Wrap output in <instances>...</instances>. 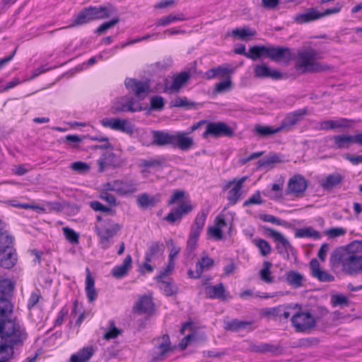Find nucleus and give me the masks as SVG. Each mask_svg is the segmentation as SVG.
I'll use <instances>...</instances> for the list:
<instances>
[{
    "label": "nucleus",
    "mask_w": 362,
    "mask_h": 362,
    "mask_svg": "<svg viewBox=\"0 0 362 362\" xmlns=\"http://www.w3.org/2000/svg\"><path fill=\"white\" fill-rule=\"evenodd\" d=\"M362 250V240H354L346 247L334 250L329 259L332 267H338L341 264L342 270L350 275L362 271V255L357 252Z\"/></svg>",
    "instance_id": "nucleus-1"
},
{
    "label": "nucleus",
    "mask_w": 362,
    "mask_h": 362,
    "mask_svg": "<svg viewBox=\"0 0 362 362\" xmlns=\"http://www.w3.org/2000/svg\"><path fill=\"white\" fill-rule=\"evenodd\" d=\"M322 58L320 52L310 46L303 47L298 49L297 52L296 69L300 71L302 73H317L330 69L329 65L317 62V60Z\"/></svg>",
    "instance_id": "nucleus-2"
},
{
    "label": "nucleus",
    "mask_w": 362,
    "mask_h": 362,
    "mask_svg": "<svg viewBox=\"0 0 362 362\" xmlns=\"http://www.w3.org/2000/svg\"><path fill=\"white\" fill-rule=\"evenodd\" d=\"M117 8L111 4L100 6H88L82 9L76 16L73 23L67 26L72 28L90 23V21L105 19L116 14ZM64 28H66L64 27Z\"/></svg>",
    "instance_id": "nucleus-3"
},
{
    "label": "nucleus",
    "mask_w": 362,
    "mask_h": 362,
    "mask_svg": "<svg viewBox=\"0 0 362 362\" xmlns=\"http://www.w3.org/2000/svg\"><path fill=\"white\" fill-rule=\"evenodd\" d=\"M27 336L25 328L14 320L0 322V340L13 349L14 346L22 345Z\"/></svg>",
    "instance_id": "nucleus-4"
},
{
    "label": "nucleus",
    "mask_w": 362,
    "mask_h": 362,
    "mask_svg": "<svg viewBox=\"0 0 362 362\" xmlns=\"http://www.w3.org/2000/svg\"><path fill=\"white\" fill-rule=\"evenodd\" d=\"M122 226L114 222L112 219L103 221L101 223H96L95 231L99 237V244L103 249H107L112 244V239L121 230Z\"/></svg>",
    "instance_id": "nucleus-5"
},
{
    "label": "nucleus",
    "mask_w": 362,
    "mask_h": 362,
    "mask_svg": "<svg viewBox=\"0 0 362 362\" xmlns=\"http://www.w3.org/2000/svg\"><path fill=\"white\" fill-rule=\"evenodd\" d=\"M341 9L339 4L332 8H327L323 12H320L314 8H309L305 13H298L294 17V21L297 23L303 24L318 20L325 16L339 13Z\"/></svg>",
    "instance_id": "nucleus-6"
},
{
    "label": "nucleus",
    "mask_w": 362,
    "mask_h": 362,
    "mask_svg": "<svg viewBox=\"0 0 362 362\" xmlns=\"http://www.w3.org/2000/svg\"><path fill=\"white\" fill-rule=\"evenodd\" d=\"M233 135L234 131L226 123L222 122H207L206 130L202 134V137L204 139L208 138L209 136L215 138L221 136L231 137Z\"/></svg>",
    "instance_id": "nucleus-7"
},
{
    "label": "nucleus",
    "mask_w": 362,
    "mask_h": 362,
    "mask_svg": "<svg viewBox=\"0 0 362 362\" xmlns=\"http://www.w3.org/2000/svg\"><path fill=\"white\" fill-rule=\"evenodd\" d=\"M291 320L297 332H306L316 325L315 317L309 312H298L292 316Z\"/></svg>",
    "instance_id": "nucleus-8"
},
{
    "label": "nucleus",
    "mask_w": 362,
    "mask_h": 362,
    "mask_svg": "<svg viewBox=\"0 0 362 362\" xmlns=\"http://www.w3.org/2000/svg\"><path fill=\"white\" fill-rule=\"evenodd\" d=\"M101 124L105 127H109L112 129L120 131L129 135H132L134 132V125L126 119L120 118H105L101 120Z\"/></svg>",
    "instance_id": "nucleus-9"
},
{
    "label": "nucleus",
    "mask_w": 362,
    "mask_h": 362,
    "mask_svg": "<svg viewBox=\"0 0 362 362\" xmlns=\"http://www.w3.org/2000/svg\"><path fill=\"white\" fill-rule=\"evenodd\" d=\"M308 115V110L306 107L296 110L286 115L281 121L279 128L282 131H290L293 126L303 119L304 117Z\"/></svg>",
    "instance_id": "nucleus-10"
},
{
    "label": "nucleus",
    "mask_w": 362,
    "mask_h": 362,
    "mask_svg": "<svg viewBox=\"0 0 362 362\" xmlns=\"http://www.w3.org/2000/svg\"><path fill=\"white\" fill-rule=\"evenodd\" d=\"M267 57L279 63H288L292 58L291 49L286 47L267 46Z\"/></svg>",
    "instance_id": "nucleus-11"
},
{
    "label": "nucleus",
    "mask_w": 362,
    "mask_h": 362,
    "mask_svg": "<svg viewBox=\"0 0 362 362\" xmlns=\"http://www.w3.org/2000/svg\"><path fill=\"white\" fill-rule=\"evenodd\" d=\"M126 88L140 100L144 99L150 91L148 81H138L135 78H126L124 81Z\"/></svg>",
    "instance_id": "nucleus-12"
},
{
    "label": "nucleus",
    "mask_w": 362,
    "mask_h": 362,
    "mask_svg": "<svg viewBox=\"0 0 362 362\" xmlns=\"http://www.w3.org/2000/svg\"><path fill=\"white\" fill-rule=\"evenodd\" d=\"M193 209V206L185 202H182L178 206L171 210V211L164 217V220L171 224L175 222H180L183 216L188 214Z\"/></svg>",
    "instance_id": "nucleus-13"
},
{
    "label": "nucleus",
    "mask_w": 362,
    "mask_h": 362,
    "mask_svg": "<svg viewBox=\"0 0 362 362\" xmlns=\"http://www.w3.org/2000/svg\"><path fill=\"white\" fill-rule=\"evenodd\" d=\"M206 296L211 299H219L222 301L231 298L230 293L227 291L223 283L214 286H206L204 288Z\"/></svg>",
    "instance_id": "nucleus-14"
},
{
    "label": "nucleus",
    "mask_w": 362,
    "mask_h": 362,
    "mask_svg": "<svg viewBox=\"0 0 362 362\" xmlns=\"http://www.w3.org/2000/svg\"><path fill=\"white\" fill-rule=\"evenodd\" d=\"M265 230L268 233V235L274 239L279 244L276 245L278 252L281 255L288 253V249L292 246L288 240L279 232L271 228L265 227Z\"/></svg>",
    "instance_id": "nucleus-15"
},
{
    "label": "nucleus",
    "mask_w": 362,
    "mask_h": 362,
    "mask_svg": "<svg viewBox=\"0 0 362 362\" xmlns=\"http://www.w3.org/2000/svg\"><path fill=\"white\" fill-rule=\"evenodd\" d=\"M188 133L185 132H177L174 134L173 147L178 148L182 151H187L193 147L194 139L188 136Z\"/></svg>",
    "instance_id": "nucleus-16"
},
{
    "label": "nucleus",
    "mask_w": 362,
    "mask_h": 362,
    "mask_svg": "<svg viewBox=\"0 0 362 362\" xmlns=\"http://www.w3.org/2000/svg\"><path fill=\"white\" fill-rule=\"evenodd\" d=\"M151 145L157 146H165L170 145L173 146L174 134L163 130H153Z\"/></svg>",
    "instance_id": "nucleus-17"
},
{
    "label": "nucleus",
    "mask_w": 362,
    "mask_h": 362,
    "mask_svg": "<svg viewBox=\"0 0 362 362\" xmlns=\"http://www.w3.org/2000/svg\"><path fill=\"white\" fill-rule=\"evenodd\" d=\"M214 261L208 255L203 256L196 264V270L189 269L187 275L190 279H199L205 269H209L213 266Z\"/></svg>",
    "instance_id": "nucleus-18"
},
{
    "label": "nucleus",
    "mask_w": 362,
    "mask_h": 362,
    "mask_svg": "<svg viewBox=\"0 0 362 362\" xmlns=\"http://www.w3.org/2000/svg\"><path fill=\"white\" fill-rule=\"evenodd\" d=\"M113 191L122 196L133 194L137 191L136 184L132 181L116 180L113 181Z\"/></svg>",
    "instance_id": "nucleus-19"
},
{
    "label": "nucleus",
    "mask_w": 362,
    "mask_h": 362,
    "mask_svg": "<svg viewBox=\"0 0 362 362\" xmlns=\"http://www.w3.org/2000/svg\"><path fill=\"white\" fill-rule=\"evenodd\" d=\"M306 180L300 175L293 176L288 183V191L290 194L298 195L303 194L307 189Z\"/></svg>",
    "instance_id": "nucleus-20"
},
{
    "label": "nucleus",
    "mask_w": 362,
    "mask_h": 362,
    "mask_svg": "<svg viewBox=\"0 0 362 362\" xmlns=\"http://www.w3.org/2000/svg\"><path fill=\"white\" fill-rule=\"evenodd\" d=\"M311 274L322 282H331L334 280V276L327 272L320 269V263L316 259H313L310 262Z\"/></svg>",
    "instance_id": "nucleus-21"
},
{
    "label": "nucleus",
    "mask_w": 362,
    "mask_h": 362,
    "mask_svg": "<svg viewBox=\"0 0 362 362\" xmlns=\"http://www.w3.org/2000/svg\"><path fill=\"white\" fill-rule=\"evenodd\" d=\"M134 98L132 97H122L118 99L112 106V113L117 114L122 112H134L136 109L134 108Z\"/></svg>",
    "instance_id": "nucleus-22"
},
{
    "label": "nucleus",
    "mask_w": 362,
    "mask_h": 362,
    "mask_svg": "<svg viewBox=\"0 0 362 362\" xmlns=\"http://www.w3.org/2000/svg\"><path fill=\"white\" fill-rule=\"evenodd\" d=\"M162 342L155 346L153 361H162L165 358V355L168 352L171 350L170 341L168 334L163 335Z\"/></svg>",
    "instance_id": "nucleus-23"
},
{
    "label": "nucleus",
    "mask_w": 362,
    "mask_h": 362,
    "mask_svg": "<svg viewBox=\"0 0 362 362\" xmlns=\"http://www.w3.org/2000/svg\"><path fill=\"white\" fill-rule=\"evenodd\" d=\"M254 74L257 78H272L273 79H280L282 74L276 70H272L265 64H257L254 66Z\"/></svg>",
    "instance_id": "nucleus-24"
},
{
    "label": "nucleus",
    "mask_w": 362,
    "mask_h": 362,
    "mask_svg": "<svg viewBox=\"0 0 362 362\" xmlns=\"http://www.w3.org/2000/svg\"><path fill=\"white\" fill-rule=\"evenodd\" d=\"M17 262V255L13 247L0 252V266L5 269L12 268Z\"/></svg>",
    "instance_id": "nucleus-25"
},
{
    "label": "nucleus",
    "mask_w": 362,
    "mask_h": 362,
    "mask_svg": "<svg viewBox=\"0 0 362 362\" xmlns=\"http://www.w3.org/2000/svg\"><path fill=\"white\" fill-rule=\"evenodd\" d=\"M252 321H242L238 319H233L224 322V328L226 330L238 332L243 329H248L249 331L252 330L251 327Z\"/></svg>",
    "instance_id": "nucleus-26"
},
{
    "label": "nucleus",
    "mask_w": 362,
    "mask_h": 362,
    "mask_svg": "<svg viewBox=\"0 0 362 362\" xmlns=\"http://www.w3.org/2000/svg\"><path fill=\"white\" fill-rule=\"evenodd\" d=\"M351 126L349 121L345 118L335 120H325L319 123V128L322 130H331L339 128H348Z\"/></svg>",
    "instance_id": "nucleus-27"
},
{
    "label": "nucleus",
    "mask_w": 362,
    "mask_h": 362,
    "mask_svg": "<svg viewBox=\"0 0 362 362\" xmlns=\"http://www.w3.org/2000/svg\"><path fill=\"white\" fill-rule=\"evenodd\" d=\"M247 177L244 176L238 179L235 185L228 191L227 199L232 205L235 204L242 195L243 183L247 180Z\"/></svg>",
    "instance_id": "nucleus-28"
},
{
    "label": "nucleus",
    "mask_w": 362,
    "mask_h": 362,
    "mask_svg": "<svg viewBox=\"0 0 362 362\" xmlns=\"http://www.w3.org/2000/svg\"><path fill=\"white\" fill-rule=\"evenodd\" d=\"M13 310V305L11 300L4 296L0 297V322H7Z\"/></svg>",
    "instance_id": "nucleus-29"
},
{
    "label": "nucleus",
    "mask_w": 362,
    "mask_h": 362,
    "mask_svg": "<svg viewBox=\"0 0 362 362\" xmlns=\"http://www.w3.org/2000/svg\"><path fill=\"white\" fill-rule=\"evenodd\" d=\"M153 310V303L151 298L144 296H142L134 306V310L141 315L151 313Z\"/></svg>",
    "instance_id": "nucleus-30"
},
{
    "label": "nucleus",
    "mask_w": 362,
    "mask_h": 362,
    "mask_svg": "<svg viewBox=\"0 0 362 362\" xmlns=\"http://www.w3.org/2000/svg\"><path fill=\"white\" fill-rule=\"evenodd\" d=\"M286 282L293 288H298L303 286L305 277L303 274L295 270H291L285 274Z\"/></svg>",
    "instance_id": "nucleus-31"
},
{
    "label": "nucleus",
    "mask_w": 362,
    "mask_h": 362,
    "mask_svg": "<svg viewBox=\"0 0 362 362\" xmlns=\"http://www.w3.org/2000/svg\"><path fill=\"white\" fill-rule=\"evenodd\" d=\"M160 201V195L151 197L147 193H142L137 196L136 202L138 206L141 209H147L153 207Z\"/></svg>",
    "instance_id": "nucleus-32"
},
{
    "label": "nucleus",
    "mask_w": 362,
    "mask_h": 362,
    "mask_svg": "<svg viewBox=\"0 0 362 362\" xmlns=\"http://www.w3.org/2000/svg\"><path fill=\"white\" fill-rule=\"evenodd\" d=\"M232 72L233 70L228 66H218L209 69L205 73V77L209 80L216 77H222L226 78L230 77V74Z\"/></svg>",
    "instance_id": "nucleus-33"
},
{
    "label": "nucleus",
    "mask_w": 362,
    "mask_h": 362,
    "mask_svg": "<svg viewBox=\"0 0 362 362\" xmlns=\"http://www.w3.org/2000/svg\"><path fill=\"white\" fill-rule=\"evenodd\" d=\"M132 259L130 255H127L123 262L115 267L112 270L113 276L120 279L127 274L128 271L132 267Z\"/></svg>",
    "instance_id": "nucleus-34"
},
{
    "label": "nucleus",
    "mask_w": 362,
    "mask_h": 362,
    "mask_svg": "<svg viewBox=\"0 0 362 362\" xmlns=\"http://www.w3.org/2000/svg\"><path fill=\"white\" fill-rule=\"evenodd\" d=\"M93 354L94 350L91 346L83 347L71 356L69 362H87Z\"/></svg>",
    "instance_id": "nucleus-35"
},
{
    "label": "nucleus",
    "mask_w": 362,
    "mask_h": 362,
    "mask_svg": "<svg viewBox=\"0 0 362 362\" xmlns=\"http://www.w3.org/2000/svg\"><path fill=\"white\" fill-rule=\"evenodd\" d=\"M164 251V245L162 242H153L148 246L145 253V259L151 262L157 255H162Z\"/></svg>",
    "instance_id": "nucleus-36"
},
{
    "label": "nucleus",
    "mask_w": 362,
    "mask_h": 362,
    "mask_svg": "<svg viewBox=\"0 0 362 362\" xmlns=\"http://www.w3.org/2000/svg\"><path fill=\"white\" fill-rule=\"evenodd\" d=\"M185 20H187V18L185 15L181 12H178L177 13H170L168 16L161 17L157 20L156 24L157 26H167L176 21H183Z\"/></svg>",
    "instance_id": "nucleus-37"
},
{
    "label": "nucleus",
    "mask_w": 362,
    "mask_h": 362,
    "mask_svg": "<svg viewBox=\"0 0 362 362\" xmlns=\"http://www.w3.org/2000/svg\"><path fill=\"white\" fill-rule=\"evenodd\" d=\"M88 274L86 278V293L89 302H93L98 296V293L95 288V281L90 275L89 269L87 268Z\"/></svg>",
    "instance_id": "nucleus-38"
},
{
    "label": "nucleus",
    "mask_w": 362,
    "mask_h": 362,
    "mask_svg": "<svg viewBox=\"0 0 362 362\" xmlns=\"http://www.w3.org/2000/svg\"><path fill=\"white\" fill-rule=\"evenodd\" d=\"M344 177L337 173L330 174L322 181L321 186L325 189H329L341 184Z\"/></svg>",
    "instance_id": "nucleus-39"
},
{
    "label": "nucleus",
    "mask_w": 362,
    "mask_h": 362,
    "mask_svg": "<svg viewBox=\"0 0 362 362\" xmlns=\"http://www.w3.org/2000/svg\"><path fill=\"white\" fill-rule=\"evenodd\" d=\"M246 57L252 59V61H257L259 59L267 57V46L265 45H255L251 47L247 54Z\"/></svg>",
    "instance_id": "nucleus-40"
},
{
    "label": "nucleus",
    "mask_w": 362,
    "mask_h": 362,
    "mask_svg": "<svg viewBox=\"0 0 362 362\" xmlns=\"http://www.w3.org/2000/svg\"><path fill=\"white\" fill-rule=\"evenodd\" d=\"M334 146L339 149L349 148L354 144L352 135H336L332 138Z\"/></svg>",
    "instance_id": "nucleus-41"
},
{
    "label": "nucleus",
    "mask_w": 362,
    "mask_h": 362,
    "mask_svg": "<svg viewBox=\"0 0 362 362\" xmlns=\"http://www.w3.org/2000/svg\"><path fill=\"white\" fill-rule=\"evenodd\" d=\"M281 132V129L268 125L256 124L254 132L261 137H267Z\"/></svg>",
    "instance_id": "nucleus-42"
},
{
    "label": "nucleus",
    "mask_w": 362,
    "mask_h": 362,
    "mask_svg": "<svg viewBox=\"0 0 362 362\" xmlns=\"http://www.w3.org/2000/svg\"><path fill=\"white\" fill-rule=\"evenodd\" d=\"M139 166L141 168V173H148L150 169H156L163 166V162L156 158L142 159Z\"/></svg>",
    "instance_id": "nucleus-43"
},
{
    "label": "nucleus",
    "mask_w": 362,
    "mask_h": 362,
    "mask_svg": "<svg viewBox=\"0 0 362 362\" xmlns=\"http://www.w3.org/2000/svg\"><path fill=\"white\" fill-rule=\"evenodd\" d=\"M272 263L269 261L263 262V267L259 271L260 279L266 284H272L274 282V276H272L271 268Z\"/></svg>",
    "instance_id": "nucleus-44"
},
{
    "label": "nucleus",
    "mask_w": 362,
    "mask_h": 362,
    "mask_svg": "<svg viewBox=\"0 0 362 362\" xmlns=\"http://www.w3.org/2000/svg\"><path fill=\"white\" fill-rule=\"evenodd\" d=\"M189 74L186 71H183L177 75L173 80V82L169 87L170 90L175 91H179L182 86L187 82L189 78Z\"/></svg>",
    "instance_id": "nucleus-45"
},
{
    "label": "nucleus",
    "mask_w": 362,
    "mask_h": 362,
    "mask_svg": "<svg viewBox=\"0 0 362 362\" xmlns=\"http://www.w3.org/2000/svg\"><path fill=\"white\" fill-rule=\"evenodd\" d=\"M297 238H313L314 239H320L321 235L320 232L315 230L312 227H307L298 229L296 233Z\"/></svg>",
    "instance_id": "nucleus-46"
},
{
    "label": "nucleus",
    "mask_w": 362,
    "mask_h": 362,
    "mask_svg": "<svg viewBox=\"0 0 362 362\" xmlns=\"http://www.w3.org/2000/svg\"><path fill=\"white\" fill-rule=\"evenodd\" d=\"M253 244L259 249L262 257L269 255L272 252V247L269 243L264 239H254Z\"/></svg>",
    "instance_id": "nucleus-47"
},
{
    "label": "nucleus",
    "mask_w": 362,
    "mask_h": 362,
    "mask_svg": "<svg viewBox=\"0 0 362 362\" xmlns=\"http://www.w3.org/2000/svg\"><path fill=\"white\" fill-rule=\"evenodd\" d=\"M282 161L281 156L275 153H270L263 159L258 160V167H269L272 164L279 163Z\"/></svg>",
    "instance_id": "nucleus-48"
},
{
    "label": "nucleus",
    "mask_w": 362,
    "mask_h": 362,
    "mask_svg": "<svg viewBox=\"0 0 362 362\" xmlns=\"http://www.w3.org/2000/svg\"><path fill=\"white\" fill-rule=\"evenodd\" d=\"M13 238L7 232H0V252L12 248Z\"/></svg>",
    "instance_id": "nucleus-49"
},
{
    "label": "nucleus",
    "mask_w": 362,
    "mask_h": 362,
    "mask_svg": "<svg viewBox=\"0 0 362 362\" xmlns=\"http://www.w3.org/2000/svg\"><path fill=\"white\" fill-rule=\"evenodd\" d=\"M13 355V349L0 340V362H7Z\"/></svg>",
    "instance_id": "nucleus-50"
},
{
    "label": "nucleus",
    "mask_w": 362,
    "mask_h": 362,
    "mask_svg": "<svg viewBox=\"0 0 362 362\" xmlns=\"http://www.w3.org/2000/svg\"><path fill=\"white\" fill-rule=\"evenodd\" d=\"M283 183L273 184L270 192L268 193L263 192L267 195L271 199L278 200L282 197Z\"/></svg>",
    "instance_id": "nucleus-51"
},
{
    "label": "nucleus",
    "mask_w": 362,
    "mask_h": 362,
    "mask_svg": "<svg viewBox=\"0 0 362 362\" xmlns=\"http://www.w3.org/2000/svg\"><path fill=\"white\" fill-rule=\"evenodd\" d=\"M231 88L232 81L230 77H228L225 80L216 83L214 91L216 93H222L230 90Z\"/></svg>",
    "instance_id": "nucleus-52"
},
{
    "label": "nucleus",
    "mask_w": 362,
    "mask_h": 362,
    "mask_svg": "<svg viewBox=\"0 0 362 362\" xmlns=\"http://www.w3.org/2000/svg\"><path fill=\"white\" fill-rule=\"evenodd\" d=\"M207 214H208V211H205L204 209L201 210L197 214V215L195 218V220H194V223L192 226V227L202 230L204 228V224H205Z\"/></svg>",
    "instance_id": "nucleus-53"
},
{
    "label": "nucleus",
    "mask_w": 362,
    "mask_h": 362,
    "mask_svg": "<svg viewBox=\"0 0 362 362\" xmlns=\"http://www.w3.org/2000/svg\"><path fill=\"white\" fill-rule=\"evenodd\" d=\"M158 282L160 284L159 287L160 290L163 291L165 296H170L176 293V287L173 286L170 282L163 281L162 279H160Z\"/></svg>",
    "instance_id": "nucleus-54"
},
{
    "label": "nucleus",
    "mask_w": 362,
    "mask_h": 362,
    "mask_svg": "<svg viewBox=\"0 0 362 362\" xmlns=\"http://www.w3.org/2000/svg\"><path fill=\"white\" fill-rule=\"evenodd\" d=\"M66 239L72 244H78L79 242V235L73 229L69 227L62 228Z\"/></svg>",
    "instance_id": "nucleus-55"
},
{
    "label": "nucleus",
    "mask_w": 362,
    "mask_h": 362,
    "mask_svg": "<svg viewBox=\"0 0 362 362\" xmlns=\"http://www.w3.org/2000/svg\"><path fill=\"white\" fill-rule=\"evenodd\" d=\"M234 36L238 37L241 40H245L246 37L254 36L256 34L255 30L251 28H236L232 32Z\"/></svg>",
    "instance_id": "nucleus-56"
},
{
    "label": "nucleus",
    "mask_w": 362,
    "mask_h": 362,
    "mask_svg": "<svg viewBox=\"0 0 362 362\" xmlns=\"http://www.w3.org/2000/svg\"><path fill=\"white\" fill-rule=\"evenodd\" d=\"M194 105V103L188 101L186 97H177L171 101L172 107L190 108Z\"/></svg>",
    "instance_id": "nucleus-57"
},
{
    "label": "nucleus",
    "mask_w": 362,
    "mask_h": 362,
    "mask_svg": "<svg viewBox=\"0 0 362 362\" xmlns=\"http://www.w3.org/2000/svg\"><path fill=\"white\" fill-rule=\"evenodd\" d=\"M263 203L264 200L262 199L260 192L257 191L244 202L243 206H248L252 204H262Z\"/></svg>",
    "instance_id": "nucleus-58"
},
{
    "label": "nucleus",
    "mask_w": 362,
    "mask_h": 362,
    "mask_svg": "<svg viewBox=\"0 0 362 362\" xmlns=\"http://www.w3.org/2000/svg\"><path fill=\"white\" fill-rule=\"evenodd\" d=\"M119 21V18H112L111 21L102 23L96 30L95 33L103 34L108 29L114 27Z\"/></svg>",
    "instance_id": "nucleus-59"
},
{
    "label": "nucleus",
    "mask_w": 362,
    "mask_h": 362,
    "mask_svg": "<svg viewBox=\"0 0 362 362\" xmlns=\"http://www.w3.org/2000/svg\"><path fill=\"white\" fill-rule=\"evenodd\" d=\"M151 109L153 110H161L164 107V99L162 96L156 95L151 98Z\"/></svg>",
    "instance_id": "nucleus-60"
},
{
    "label": "nucleus",
    "mask_w": 362,
    "mask_h": 362,
    "mask_svg": "<svg viewBox=\"0 0 362 362\" xmlns=\"http://www.w3.org/2000/svg\"><path fill=\"white\" fill-rule=\"evenodd\" d=\"M207 233L216 240H221L223 239V232L219 227H216L215 226L208 227Z\"/></svg>",
    "instance_id": "nucleus-61"
},
{
    "label": "nucleus",
    "mask_w": 362,
    "mask_h": 362,
    "mask_svg": "<svg viewBox=\"0 0 362 362\" xmlns=\"http://www.w3.org/2000/svg\"><path fill=\"white\" fill-rule=\"evenodd\" d=\"M71 168L78 173H85L90 170V166L84 162L76 161L71 163Z\"/></svg>",
    "instance_id": "nucleus-62"
},
{
    "label": "nucleus",
    "mask_w": 362,
    "mask_h": 362,
    "mask_svg": "<svg viewBox=\"0 0 362 362\" xmlns=\"http://www.w3.org/2000/svg\"><path fill=\"white\" fill-rule=\"evenodd\" d=\"M175 262L173 260L169 259L168 264L163 270L160 272V274L156 277L157 281H159L160 279H162L163 277L167 276L174 268Z\"/></svg>",
    "instance_id": "nucleus-63"
},
{
    "label": "nucleus",
    "mask_w": 362,
    "mask_h": 362,
    "mask_svg": "<svg viewBox=\"0 0 362 362\" xmlns=\"http://www.w3.org/2000/svg\"><path fill=\"white\" fill-rule=\"evenodd\" d=\"M185 197V192L182 190H175L168 201V205H172L176 203L178 200L183 199Z\"/></svg>",
    "instance_id": "nucleus-64"
}]
</instances>
